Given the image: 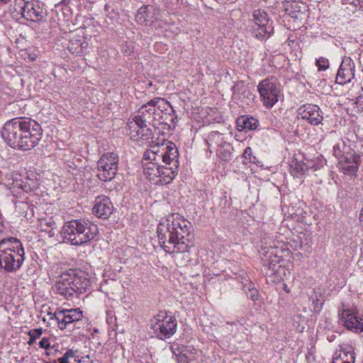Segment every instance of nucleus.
<instances>
[{
  "label": "nucleus",
  "instance_id": "13",
  "mask_svg": "<svg viewBox=\"0 0 363 363\" xmlns=\"http://www.w3.org/2000/svg\"><path fill=\"white\" fill-rule=\"evenodd\" d=\"M254 24L252 26V34L256 38L262 40L269 38L273 33L272 23H269L267 13L261 9L255 10L253 13Z\"/></svg>",
  "mask_w": 363,
  "mask_h": 363
},
{
  "label": "nucleus",
  "instance_id": "12",
  "mask_svg": "<svg viewBox=\"0 0 363 363\" xmlns=\"http://www.w3.org/2000/svg\"><path fill=\"white\" fill-rule=\"evenodd\" d=\"M82 311L79 308L57 310L52 319L57 322L60 330H67L71 332L74 330L75 325L82 320Z\"/></svg>",
  "mask_w": 363,
  "mask_h": 363
},
{
  "label": "nucleus",
  "instance_id": "8",
  "mask_svg": "<svg viewBox=\"0 0 363 363\" xmlns=\"http://www.w3.org/2000/svg\"><path fill=\"white\" fill-rule=\"evenodd\" d=\"M24 118H16L7 121L1 132L5 142L12 147L22 150L24 134Z\"/></svg>",
  "mask_w": 363,
  "mask_h": 363
},
{
  "label": "nucleus",
  "instance_id": "9",
  "mask_svg": "<svg viewBox=\"0 0 363 363\" xmlns=\"http://www.w3.org/2000/svg\"><path fill=\"white\" fill-rule=\"evenodd\" d=\"M257 90L261 101L267 108H272L281 96L280 84L275 78L263 79L259 83Z\"/></svg>",
  "mask_w": 363,
  "mask_h": 363
},
{
  "label": "nucleus",
  "instance_id": "33",
  "mask_svg": "<svg viewBox=\"0 0 363 363\" xmlns=\"http://www.w3.org/2000/svg\"><path fill=\"white\" fill-rule=\"evenodd\" d=\"M42 334H43L42 328L30 330L28 333L29 337H33V339H35V340L39 338Z\"/></svg>",
  "mask_w": 363,
  "mask_h": 363
},
{
  "label": "nucleus",
  "instance_id": "7",
  "mask_svg": "<svg viewBox=\"0 0 363 363\" xmlns=\"http://www.w3.org/2000/svg\"><path fill=\"white\" fill-rule=\"evenodd\" d=\"M177 320L170 313L160 312L150 319L149 327L151 333L163 340L169 338L177 331Z\"/></svg>",
  "mask_w": 363,
  "mask_h": 363
},
{
  "label": "nucleus",
  "instance_id": "34",
  "mask_svg": "<svg viewBox=\"0 0 363 363\" xmlns=\"http://www.w3.org/2000/svg\"><path fill=\"white\" fill-rule=\"evenodd\" d=\"M118 2V0H109L104 6V10L107 12H113L114 11L113 5Z\"/></svg>",
  "mask_w": 363,
  "mask_h": 363
},
{
  "label": "nucleus",
  "instance_id": "43",
  "mask_svg": "<svg viewBox=\"0 0 363 363\" xmlns=\"http://www.w3.org/2000/svg\"><path fill=\"white\" fill-rule=\"evenodd\" d=\"M11 0H1V2H3L4 4H7Z\"/></svg>",
  "mask_w": 363,
  "mask_h": 363
},
{
  "label": "nucleus",
  "instance_id": "37",
  "mask_svg": "<svg viewBox=\"0 0 363 363\" xmlns=\"http://www.w3.org/2000/svg\"><path fill=\"white\" fill-rule=\"evenodd\" d=\"M50 339L48 337H43L40 342H39V346L41 348L43 349H48L50 347Z\"/></svg>",
  "mask_w": 363,
  "mask_h": 363
},
{
  "label": "nucleus",
  "instance_id": "4",
  "mask_svg": "<svg viewBox=\"0 0 363 363\" xmlns=\"http://www.w3.org/2000/svg\"><path fill=\"white\" fill-rule=\"evenodd\" d=\"M357 135H351V138H341L333 146V155L337 160L338 167L344 174H354L359 169L360 156L355 152L356 144L353 138Z\"/></svg>",
  "mask_w": 363,
  "mask_h": 363
},
{
  "label": "nucleus",
  "instance_id": "27",
  "mask_svg": "<svg viewBox=\"0 0 363 363\" xmlns=\"http://www.w3.org/2000/svg\"><path fill=\"white\" fill-rule=\"evenodd\" d=\"M232 147L231 145L225 143L223 145L216 149V154L219 159L223 161H229L232 159Z\"/></svg>",
  "mask_w": 363,
  "mask_h": 363
},
{
  "label": "nucleus",
  "instance_id": "21",
  "mask_svg": "<svg viewBox=\"0 0 363 363\" xmlns=\"http://www.w3.org/2000/svg\"><path fill=\"white\" fill-rule=\"evenodd\" d=\"M113 206L106 196H99L95 199L92 213L98 218H108L113 212Z\"/></svg>",
  "mask_w": 363,
  "mask_h": 363
},
{
  "label": "nucleus",
  "instance_id": "47",
  "mask_svg": "<svg viewBox=\"0 0 363 363\" xmlns=\"http://www.w3.org/2000/svg\"><path fill=\"white\" fill-rule=\"evenodd\" d=\"M362 91H363V88H362Z\"/></svg>",
  "mask_w": 363,
  "mask_h": 363
},
{
  "label": "nucleus",
  "instance_id": "35",
  "mask_svg": "<svg viewBox=\"0 0 363 363\" xmlns=\"http://www.w3.org/2000/svg\"><path fill=\"white\" fill-rule=\"evenodd\" d=\"M67 170L72 174H75L74 171H76L78 168V165L74 162L67 161Z\"/></svg>",
  "mask_w": 363,
  "mask_h": 363
},
{
  "label": "nucleus",
  "instance_id": "38",
  "mask_svg": "<svg viewBox=\"0 0 363 363\" xmlns=\"http://www.w3.org/2000/svg\"><path fill=\"white\" fill-rule=\"evenodd\" d=\"M251 155H252V149L250 147H247L243 154L242 156L245 159L251 160Z\"/></svg>",
  "mask_w": 363,
  "mask_h": 363
},
{
  "label": "nucleus",
  "instance_id": "14",
  "mask_svg": "<svg viewBox=\"0 0 363 363\" xmlns=\"http://www.w3.org/2000/svg\"><path fill=\"white\" fill-rule=\"evenodd\" d=\"M356 66L350 57L345 56L337 70L335 82L344 85L352 82L355 76Z\"/></svg>",
  "mask_w": 363,
  "mask_h": 363
},
{
  "label": "nucleus",
  "instance_id": "40",
  "mask_svg": "<svg viewBox=\"0 0 363 363\" xmlns=\"http://www.w3.org/2000/svg\"><path fill=\"white\" fill-rule=\"evenodd\" d=\"M4 228H5V227H4L3 218H2L1 215L0 214V233L4 231Z\"/></svg>",
  "mask_w": 363,
  "mask_h": 363
},
{
  "label": "nucleus",
  "instance_id": "20",
  "mask_svg": "<svg viewBox=\"0 0 363 363\" xmlns=\"http://www.w3.org/2000/svg\"><path fill=\"white\" fill-rule=\"evenodd\" d=\"M297 113L298 117L314 125L321 123L323 120L320 108L314 104H305L300 106Z\"/></svg>",
  "mask_w": 363,
  "mask_h": 363
},
{
  "label": "nucleus",
  "instance_id": "39",
  "mask_svg": "<svg viewBox=\"0 0 363 363\" xmlns=\"http://www.w3.org/2000/svg\"><path fill=\"white\" fill-rule=\"evenodd\" d=\"M362 3H363V0H353V4L355 6H359V8H362Z\"/></svg>",
  "mask_w": 363,
  "mask_h": 363
},
{
  "label": "nucleus",
  "instance_id": "22",
  "mask_svg": "<svg viewBox=\"0 0 363 363\" xmlns=\"http://www.w3.org/2000/svg\"><path fill=\"white\" fill-rule=\"evenodd\" d=\"M155 108L150 104V101L143 105L137 111L132 120L138 122L140 124L152 125V114Z\"/></svg>",
  "mask_w": 363,
  "mask_h": 363
},
{
  "label": "nucleus",
  "instance_id": "41",
  "mask_svg": "<svg viewBox=\"0 0 363 363\" xmlns=\"http://www.w3.org/2000/svg\"><path fill=\"white\" fill-rule=\"evenodd\" d=\"M46 225L50 226V227H52V228H55L56 227V223L55 222H54L53 220H52L51 219L50 220L49 222H47L46 223Z\"/></svg>",
  "mask_w": 363,
  "mask_h": 363
},
{
  "label": "nucleus",
  "instance_id": "18",
  "mask_svg": "<svg viewBox=\"0 0 363 363\" xmlns=\"http://www.w3.org/2000/svg\"><path fill=\"white\" fill-rule=\"evenodd\" d=\"M339 315L341 323L348 330L355 333L363 331V315H358L357 313L348 309H343Z\"/></svg>",
  "mask_w": 363,
  "mask_h": 363
},
{
  "label": "nucleus",
  "instance_id": "19",
  "mask_svg": "<svg viewBox=\"0 0 363 363\" xmlns=\"http://www.w3.org/2000/svg\"><path fill=\"white\" fill-rule=\"evenodd\" d=\"M150 101V104H152L155 110L157 109V111L164 115L162 122L165 123V124H168L169 123L174 124L177 123V116L169 101L160 97L155 98Z\"/></svg>",
  "mask_w": 363,
  "mask_h": 363
},
{
  "label": "nucleus",
  "instance_id": "32",
  "mask_svg": "<svg viewBox=\"0 0 363 363\" xmlns=\"http://www.w3.org/2000/svg\"><path fill=\"white\" fill-rule=\"evenodd\" d=\"M246 294L249 298H250L252 301H257L258 299V291L256 289L253 287H249L248 291H246Z\"/></svg>",
  "mask_w": 363,
  "mask_h": 363
},
{
  "label": "nucleus",
  "instance_id": "2",
  "mask_svg": "<svg viewBox=\"0 0 363 363\" xmlns=\"http://www.w3.org/2000/svg\"><path fill=\"white\" fill-rule=\"evenodd\" d=\"M191 228V223L179 213L169 215L158 224L159 242L169 253L189 252L193 245L189 239Z\"/></svg>",
  "mask_w": 363,
  "mask_h": 363
},
{
  "label": "nucleus",
  "instance_id": "24",
  "mask_svg": "<svg viewBox=\"0 0 363 363\" xmlns=\"http://www.w3.org/2000/svg\"><path fill=\"white\" fill-rule=\"evenodd\" d=\"M259 124L257 118L250 116H241L237 119L238 129L240 131L254 130Z\"/></svg>",
  "mask_w": 363,
  "mask_h": 363
},
{
  "label": "nucleus",
  "instance_id": "1",
  "mask_svg": "<svg viewBox=\"0 0 363 363\" xmlns=\"http://www.w3.org/2000/svg\"><path fill=\"white\" fill-rule=\"evenodd\" d=\"M178 156L177 146L172 142L152 145L143 155V172L147 179L155 185L171 183L178 173Z\"/></svg>",
  "mask_w": 363,
  "mask_h": 363
},
{
  "label": "nucleus",
  "instance_id": "44",
  "mask_svg": "<svg viewBox=\"0 0 363 363\" xmlns=\"http://www.w3.org/2000/svg\"><path fill=\"white\" fill-rule=\"evenodd\" d=\"M264 240H265V238H264L263 240H262V243H264L265 245H267V242H266V241H264Z\"/></svg>",
  "mask_w": 363,
  "mask_h": 363
},
{
  "label": "nucleus",
  "instance_id": "46",
  "mask_svg": "<svg viewBox=\"0 0 363 363\" xmlns=\"http://www.w3.org/2000/svg\"><path fill=\"white\" fill-rule=\"evenodd\" d=\"M284 290H285V291L289 292V291L287 290V288H285Z\"/></svg>",
  "mask_w": 363,
  "mask_h": 363
},
{
  "label": "nucleus",
  "instance_id": "6",
  "mask_svg": "<svg viewBox=\"0 0 363 363\" xmlns=\"http://www.w3.org/2000/svg\"><path fill=\"white\" fill-rule=\"evenodd\" d=\"M24 259V248L18 239L11 237L0 241V267L5 271L16 272Z\"/></svg>",
  "mask_w": 363,
  "mask_h": 363
},
{
  "label": "nucleus",
  "instance_id": "16",
  "mask_svg": "<svg viewBox=\"0 0 363 363\" xmlns=\"http://www.w3.org/2000/svg\"><path fill=\"white\" fill-rule=\"evenodd\" d=\"M272 248V246H269V247L267 246L262 247V250L259 252L264 267V269L262 270L265 272L267 276H272L276 274L280 267L279 264V259L274 252L271 250Z\"/></svg>",
  "mask_w": 363,
  "mask_h": 363
},
{
  "label": "nucleus",
  "instance_id": "26",
  "mask_svg": "<svg viewBox=\"0 0 363 363\" xmlns=\"http://www.w3.org/2000/svg\"><path fill=\"white\" fill-rule=\"evenodd\" d=\"M206 142L208 144L211 152H212V149L215 150L226 143L223 135L218 131L211 132L208 136Z\"/></svg>",
  "mask_w": 363,
  "mask_h": 363
},
{
  "label": "nucleus",
  "instance_id": "5",
  "mask_svg": "<svg viewBox=\"0 0 363 363\" xmlns=\"http://www.w3.org/2000/svg\"><path fill=\"white\" fill-rule=\"evenodd\" d=\"M98 233L96 225L85 220H72L66 222L61 231L64 240L72 245H81L92 240Z\"/></svg>",
  "mask_w": 363,
  "mask_h": 363
},
{
  "label": "nucleus",
  "instance_id": "3",
  "mask_svg": "<svg viewBox=\"0 0 363 363\" xmlns=\"http://www.w3.org/2000/svg\"><path fill=\"white\" fill-rule=\"evenodd\" d=\"M91 284L89 274L84 272L74 270L62 273L56 281L53 290L65 298L69 300L86 292Z\"/></svg>",
  "mask_w": 363,
  "mask_h": 363
},
{
  "label": "nucleus",
  "instance_id": "17",
  "mask_svg": "<svg viewBox=\"0 0 363 363\" xmlns=\"http://www.w3.org/2000/svg\"><path fill=\"white\" fill-rule=\"evenodd\" d=\"M128 135L134 141H148L152 138V131L147 125L140 124L133 120L128 123Z\"/></svg>",
  "mask_w": 363,
  "mask_h": 363
},
{
  "label": "nucleus",
  "instance_id": "29",
  "mask_svg": "<svg viewBox=\"0 0 363 363\" xmlns=\"http://www.w3.org/2000/svg\"><path fill=\"white\" fill-rule=\"evenodd\" d=\"M152 7H150L149 6H142L138 11V14L136 16L137 21L141 23L146 22L149 17L147 13L150 12V9Z\"/></svg>",
  "mask_w": 363,
  "mask_h": 363
},
{
  "label": "nucleus",
  "instance_id": "36",
  "mask_svg": "<svg viewBox=\"0 0 363 363\" xmlns=\"http://www.w3.org/2000/svg\"><path fill=\"white\" fill-rule=\"evenodd\" d=\"M121 50L123 53L128 55L133 52V47L131 45H128V44H123L121 47Z\"/></svg>",
  "mask_w": 363,
  "mask_h": 363
},
{
  "label": "nucleus",
  "instance_id": "42",
  "mask_svg": "<svg viewBox=\"0 0 363 363\" xmlns=\"http://www.w3.org/2000/svg\"><path fill=\"white\" fill-rule=\"evenodd\" d=\"M35 339H33V337H30L28 344L30 345L35 342Z\"/></svg>",
  "mask_w": 363,
  "mask_h": 363
},
{
  "label": "nucleus",
  "instance_id": "31",
  "mask_svg": "<svg viewBox=\"0 0 363 363\" xmlns=\"http://www.w3.org/2000/svg\"><path fill=\"white\" fill-rule=\"evenodd\" d=\"M164 115L162 114L160 112L156 111H154L152 114V126H156L159 124H165V123L162 122L164 120Z\"/></svg>",
  "mask_w": 363,
  "mask_h": 363
},
{
  "label": "nucleus",
  "instance_id": "45",
  "mask_svg": "<svg viewBox=\"0 0 363 363\" xmlns=\"http://www.w3.org/2000/svg\"><path fill=\"white\" fill-rule=\"evenodd\" d=\"M284 290H285V291L289 292V291L287 290V288H285Z\"/></svg>",
  "mask_w": 363,
  "mask_h": 363
},
{
  "label": "nucleus",
  "instance_id": "23",
  "mask_svg": "<svg viewBox=\"0 0 363 363\" xmlns=\"http://www.w3.org/2000/svg\"><path fill=\"white\" fill-rule=\"evenodd\" d=\"M354 353L352 346L341 345L333 357L332 363H354Z\"/></svg>",
  "mask_w": 363,
  "mask_h": 363
},
{
  "label": "nucleus",
  "instance_id": "10",
  "mask_svg": "<svg viewBox=\"0 0 363 363\" xmlns=\"http://www.w3.org/2000/svg\"><path fill=\"white\" fill-rule=\"evenodd\" d=\"M118 167V157L113 152L104 153L97 162V177L103 182L115 178Z\"/></svg>",
  "mask_w": 363,
  "mask_h": 363
},
{
  "label": "nucleus",
  "instance_id": "15",
  "mask_svg": "<svg viewBox=\"0 0 363 363\" xmlns=\"http://www.w3.org/2000/svg\"><path fill=\"white\" fill-rule=\"evenodd\" d=\"M19 6L24 18L33 22H40L43 19V9L38 1H24L21 0Z\"/></svg>",
  "mask_w": 363,
  "mask_h": 363
},
{
  "label": "nucleus",
  "instance_id": "28",
  "mask_svg": "<svg viewBox=\"0 0 363 363\" xmlns=\"http://www.w3.org/2000/svg\"><path fill=\"white\" fill-rule=\"evenodd\" d=\"M308 171V167L304 163L296 162L292 166L291 173L296 177H301L306 174Z\"/></svg>",
  "mask_w": 363,
  "mask_h": 363
},
{
  "label": "nucleus",
  "instance_id": "11",
  "mask_svg": "<svg viewBox=\"0 0 363 363\" xmlns=\"http://www.w3.org/2000/svg\"><path fill=\"white\" fill-rule=\"evenodd\" d=\"M24 134L22 150H28L38 145L42 138L43 130L40 125L30 118H24Z\"/></svg>",
  "mask_w": 363,
  "mask_h": 363
},
{
  "label": "nucleus",
  "instance_id": "30",
  "mask_svg": "<svg viewBox=\"0 0 363 363\" xmlns=\"http://www.w3.org/2000/svg\"><path fill=\"white\" fill-rule=\"evenodd\" d=\"M315 65L318 67L319 71H325L328 69L330 66L329 60L323 57H320L316 59Z\"/></svg>",
  "mask_w": 363,
  "mask_h": 363
},
{
  "label": "nucleus",
  "instance_id": "25",
  "mask_svg": "<svg viewBox=\"0 0 363 363\" xmlns=\"http://www.w3.org/2000/svg\"><path fill=\"white\" fill-rule=\"evenodd\" d=\"M283 7L289 16L296 19L299 18L302 10L305 9L303 3L296 1H286L284 3Z\"/></svg>",
  "mask_w": 363,
  "mask_h": 363
}]
</instances>
